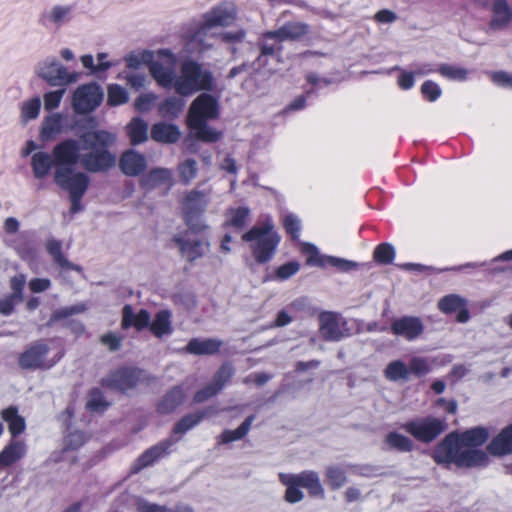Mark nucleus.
<instances>
[{
	"label": "nucleus",
	"mask_w": 512,
	"mask_h": 512,
	"mask_svg": "<svg viewBox=\"0 0 512 512\" xmlns=\"http://www.w3.org/2000/svg\"><path fill=\"white\" fill-rule=\"evenodd\" d=\"M116 141L115 134L96 130L84 133L79 140L66 139L54 146V155L61 168L73 175V166L79 163L90 173H104L116 166L117 157L109 150Z\"/></svg>",
	"instance_id": "f257e3e1"
},
{
	"label": "nucleus",
	"mask_w": 512,
	"mask_h": 512,
	"mask_svg": "<svg viewBox=\"0 0 512 512\" xmlns=\"http://www.w3.org/2000/svg\"><path fill=\"white\" fill-rule=\"evenodd\" d=\"M490 434L485 427H474L464 432H451L434 448L432 457L438 464L454 463L458 467L484 466L488 462L485 451L477 449Z\"/></svg>",
	"instance_id": "f03ea898"
},
{
	"label": "nucleus",
	"mask_w": 512,
	"mask_h": 512,
	"mask_svg": "<svg viewBox=\"0 0 512 512\" xmlns=\"http://www.w3.org/2000/svg\"><path fill=\"white\" fill-rule=\"evenodd\" d=\"M242 240L249 243L254 259L258 263H265L272 258L280 236L275 231L272 220L267 218L261 225H256L244 233Z\"/></svg>",
	"instance_id": "7ed1b4c3"
},
{
	"label": "nucleus",
	"mask_w": 512,
	"mask_h": 512,
	"mask_svg": "<svg viewBox=\"0 0 512 512\" xmlns=\"http://www.w3.org/2000/svg\"><path fill=\"white\" fill-rule=\"evenodd\" d=\"M214 79L212 73L192 60H185L180 74L174 81V89L181 96H188L199 90H212Z\"/></svg>",
	"instance_id": "20e7f679"
},
{
	"label": "nucleus",
	"mask_w": 512,
	"mask_h": 512,
	"mask_svg": "<svg viewBox=\"0 0 512 512\" xmlns=\"http://www.w3.org/2000/svg\"><path fill=\"white\" fill-rule=\"evenodd\" d=\"M237 17V8L235 4L224 2L203 16V22L197 32L192 37L189 45L195 46L198 51H204L212 47V44L204 43L203 38L209 30L214 27L229 26L234 23Z\"/></svg>",
	"instance_id": "39448f33"
},
{
	"label": "nucleus",
	"mask_w": 512,
	"mask_h": 512,
	"mask_svg": "<svg viewBox=\"0 0 512 512\" xmlns=\"http://www.w3.org/2000/svg\"><path fill=\"white\" fill-rule=\"evenodd\" d=\"M54 181L62 189L69 191L71 211L76 213L81 210L80 201L85 194L90 179L84 172H76L73 175L65 168H60L54 173Z\"/></svg>",
	"instance_id": "423d86ee"
},
{
	"label": "nucleus",
	"mask_w": 512,
	"mask_h": 512,
	"mask_svg": "<svg viewBox=\"0 0 512 512\" xmlns=\"http://www.w3.org/2000/svg\"><path fill=\"white\" fill-rule=\"evenodd\" d=\"M50 347L45 341H36L28 346L18 358V364L25 370H47L52 368L62 357L58 353L52 358L48 357Z\"/></svg>",
	"instance_id": "0eeeda50"
},
{
	"label": "nucleus",
	"mask_w": 512,
	"mask_h": 512,
	"mask_svg": "<svg viewBox=\"0 0 512 512\" xmlns=\"http://www.w3.org/2000/svg\"><path fill=\"white\" fill-rule=\"evenodd\" d=\"M211 193L212 189L210 187L200 189V185H198L196 188L186 192L182 199V212L188 225L196 232L204 230L206 226L202 223L192 224V220L195 216L205 211Z\"/></svg>",
	"instance_id": "6e6552de"
},
{
	"label": "nucleus",
	"mask_w": 512,
	"mask_h": 512,
	"mask_svg": "<svg viewBox=\"0 0 512 512\" xmlns=\"http://www.w3.org/2000/svg\"><path fill=\"white\" fill-rule=\"evenodd\" d=\"M402 428L418 441L430 443L447 429V423L444 419L428 416L408 421Z\"/></svg>",
	"instance_id": "1a4fd4ad"
},
{
	"label": "nucleus",
	"mask_w": 512,
	"mask_h": 512,
	"mask_svg": "<svg viewBox=\"0 0 512 512\" xmlns=\"http://www.w3.org/2000/svg\"><path fill=\"white\" fill-rule=\"evenodd\" d=\"M320 337L329 342H337L351 334L347 320L339 313L324 311L318 316Z\"/></svg>",
	"instance_id": "9d476101"
},
{
	"label": "nucleus",
	"mask_w": 512,
	"mask_h": 512,
	"mask_svg": "<svg viewBox=\"0 0 512 512\" xmlns=\"http://www.w3.org/2000/svg\"><path fill=\"white\" fill-rule=\"evenodd\" d=\"M35 71L40 78L47 81L51 86L67 85L78 80L77 73H69L54 57H48L39 62Z\"/></svg>",
	"instance_id": "9b49d317"
},
{
	"label": "nucleus",
	"mask_w": 512,
	"mask_h": 512,
	"mask_svg": "<svg viewBox=\"0 0 512 512\" xmlns=\"http://www.w3.org/2000/svg\"><path fill=\"white\" fill-rule=\"evenodd\" d=\"M102 91L94 83L79 86L72 99V106L76 113L85 114L94 110L102 100Z\"/></svg>",
	"instance_id": "f8f14e48"
},
{
	"label": "nucleus",
	"mask_w": 512,
	"mask_h": 512,
	"mask_svg": "<svg viewBox=\"0 0 512 512\" xmlns=\"http://www.w3.org/2000/svg\"><path fill=\"white\" fill-rule=\"evenodd\" d=\"M310 32V26L305 22L289 21L278 29L267 31L263 37L267 39H275L279 42L297 41L305 37Z\"/></svg>",
	"instance_id": "ddd939ff"
},
{
	"label": "nucleus",
	"mask_w": 512,
	"mask_h": 512,
	"mask_svg": "<svg viewBox=\"0 0 512 512\" xmlns=\"http://www.w3.org/2000/svg\"><path fill=\"white\" fill-rule=\"evenodd\" d=\"M140 379V370L123 368L112 372L103 379V385L108 388L124 392L128 389L134 388Z\"/></svg>",
	"instance_id": "4468645a"
},
{
	"label": "nucleus",
	"mask_w": 512,
	"mask_h": 512,
	"mask_svg": "<svg viewBox=\"0 0 512 512\" xmlns=\"http://www.w3.org/2000/svg\"><path fill=\"white\" fill-rule=\"evenodd\" d=\"M218 116V103L216 99L209 94L199 95L191 104L188 114V120L206 121Z\"/></svg>",
	"instance_id": "2eb2a0df"
},
{
	"label": "nucleus",
	"mask_w": 512,
	"mask_h": 512,
	"mask_svg": "<svg viewBox=\"0 0 512 512\" xmlns=\"http://www.w3.org/2000/svg\"><path fill=\"white\" fill-rule=\"evenodd\" d=\"M424 331V325L420 318L415 316H403L395 319L391 324V332L408 341L419 338Z\"/></svg>",
	"instance_id": "dca6fc26"
},
{
	"label": "nucleus",
	"mask_w": 512,
	"mask_h": 512,
	"mask_svg": "<svg viewBox=\"0 0 512 512\" xmlns=\"http://www.w3.org/2000/svg\"><path fill=\"white\" fill-rule=\"evenodd\" d=\"M303 251L311 254V257L308 260L309 263H314L320 267L331 266L341 272H349L357 269L358 267V263L356 262L334 256L322 255L314 258L318 251L317 248L312 244H305Z\"/></svg>",
	"instance_id": "f3484780"
},
{
	"label": "nucleus",
	"mask_w": 512,
	"mask_h": 512,
	"mask_svg": "<svg viewBox=\"0 0 512 512\" xmlns=\"http://www.w3.org/2000/svg\"><path fill=\"white\" fill-rule=\"evenodd\" d=\"M147 166L146 157L133 149L125 151L119 159V168L126 176H138L146 170Z\"/></svg>",
	"instance_id": "a211bd4d"
},
{
	"label": "nucleus",
	"mask_w": 512,
	"mask_h": 512,
	"mask_svg": "<svg viewBox=\"0 0 512 512\" xmlns=\"http://www.w3.org/2000/svg\"><path fill=\"white\" fill-rule=\"evenodd\" d=\"M175 242L179 247L182 256L192 262L199 257H202L209 250V242L205 239H194L188 236L183 238H176Z\"/></svg>",
	"instance_id": "6ab92c4d"
},
{
	"label": "nucleus",
	"mask_w": 512,
	"mask_h": 512,
	"mask_svg": "<svg viewBox=\"0 0 512 512\" xmlns=\"http://www.w3.org/2000/svg\"><path fill=\"white\" fill-rule=\"evenodd\" d=\"M173 441L166 439L153 447L147 449L140 455L131 467V473H138L140 470L152 465L160 457L167 454L168 449L172 446Z\"/></svg>",
	"instance_id": "aec40b11"
},
{
	"label": "nucleus",
	"mask_w": 512,
	"mask_h": 512,
	"mask_svg": "<svg viewBox=\"0 0 512 512\" xmlns=\"http://www.w3.org/2000/svg\"><path fill=\"white\" fill-rule=\"evenodd\" d=\"M53 166L56 167L55 172L62 167V165L58 164L56 161L54 148L52 149V154L40 151L34 153L31 157V167L33 174L37 179L45 178Z\"/></svg>",
	"instance_id": "412c9836"
},
{
	"label": "nucleus",
	"mask_w": 512,
	"mask_h": 512,
	"mask_svg": "<svg viewBox=\"0 0 512 512\" xmlns=\"http://www.w3.org/2000/svg\"><path fill=\"white\" fill-rule=\"evenodd\" d=\"M173 184V173L168 168L158 167L150 170L140 179V185L146 189H154L159 186L167 185L171 187Z\"/></svg>",
	"instance_id": "4be33fe9"
},
{
	"label": "nucleus",
	"mask_w": 512,
	"mask_h": 512,
	"mask_svg": "<svg viewBox=\"0 0 512 512\" xmlns=\"http://www.w3.org/2000/svg\"><path fill=\"white\" fill-rule=\"evenodd\" d=\"M150 323V314L147 310L141 309L138 313H135L130 305H125L122 309V321L121 326L127 329L131 326L137 330H142L148 327Z\"/></svg>",
	"instance_id": "5701e85b"
},
{
	"label": "nucleus",
	"mask_w": 512,
	"mask_h": 512,
	"mask_svg": "<svg viewBox=\"0 0 512 512\" xmlns=\"http://www.w3.org/2000/svg\"><path fill=\"white\" fill-rule=\"evenodd\" d=\"M493 456H503L512 453V424L503 429L487 446Z\"/></svg>",
	"instance_id": "b1692460"
},
{
	"label": "nucleus",
	"mask_w": 512,
	"mask_h": 512,
	"mask_svg": "<svg viewBox=\"0 0 512 512\" xmlns=\"http://www.w3.org/2000/svg\"><path fill=\"white\" fill-rule=\"evenodd\" d=\"M222 346V341L213 338L191 339L186 347L185 351L193 355H213L217 353Z\"/></svg>",
	"instance_id": "393cba45"
},
{
	"label": "nucleus",
	"mask_w": 512,
	"mask_h": 512,
	"mask_svg": "<svg viewBox=\"0 0 512 512\" xmlns=\"http://www.w3.org/2000/svg\"><path fill=\"white\" fill-rule=\"evenodd\" d=\"M294 478L300 487L309 491L310 495L323 498L324 489L316 472L303 471L299 474H294Z\"/></svg>",
	"instance_id": "a878e982"
},
{
	"label": "nucleus",
	"mask_w": 512,
	"mask_h": 512,
	"mask_svg": "<svg viewBox=\"0 0 512 512\" xmlns=\"http://www.w3.org/2000/svg\"><path fill=\"white\" fill-rule=\"evenodd\" d=\"M492 12L493 17L489 25L491 30H501L509 24L511 10L506 0H494Z\"/></svg>",
	"instance_id": "bb28decb"
},
{
	"label": "nucleus",
	"mask_w": 512,
	"mask_h": 512,
	"mask_svg": "<svg viewBox=\"0 0 512 512\" xmlns=\"http://www.w3.org/2000/svg\"><path fill=\"white\" fill-rule=\"evenodd\" d=\"M184 400V392L182 387L175 386L170 389L159 401L157 410L160 414H169L176 410Z\"/></svg>",
	"instance_id": "cd10ccee"
},
{
	"label": "nucleus",
	"mask_w": 512,
	"mask_h": 512,
	"mask_svg": "<svg viewBox=\"0 0 512 512\" xmlns=\"http://www.w3.org/2000/svg\"><path fill=\"white\" fill-rule=\"evenodd\" d=\"M177 126L167 123H157L151 129V137L157 142L175 143L180 138Z\"/></svg>",
	"instance_id": "c85d7f7f"
},
{
	"label": "nucleus",
	"mask_w": 512,
	"mask_h": 512,
	"mask_svg": "<svg viewBox=\"0 0 512 512\" xmlns=\"http://www.w3.org/2000/svg\"><path fill=\"white\" fill-rule=\"evenodd\" d=\"M63 116L59 113L51 114L42 123L40 137L44 141H50L63 130Z\"/></svg>",
	"instance_id": "c756f323"
},
{
	"label": "nucleus",
	"mask_w": 512,
	"mask_h": 512,
	"mask_svg": "<svg viewBox=\"0 0 512 512\" xmlns=\"http://www.w3.org/2000/svg\"><path fill=\"white\" fill-rule=\"evenodd\" d=\"M26 453V445L22 441H12L0 453V468L7 467L20 460Z\"/></svg>",
	"instance_id": "7c9ffc66"
},
{
	"label": "nucleus",
	"mask_w": 512,
	"mask_h": 512,
	"mask_svg": "<svg viewBox=\"0 0 512 512\" xmlns=\"http://www.w3.org/2000/svg\"><path fill=\"white\" fill-rule=\"evenodd\" d=\"M148 326L155 337L161 338L164 335L171 334V312L169 310L158 311Z\"/></svg>",
	"instance_id": "2f4dec72"
},
{
	"label": "nucleus",
	"mask_w": 512,
	"mask_h": 512,
	"mask_svg": "<svg viewBox=\"0 0 512 512\" xmlns=\"http://www.w3.org/2000/svg\"><path fill=\"white\" fill-rule=\"evenodd\" d=\"M279 480L286 486V492L284 495L285 501L294 504L303 500L304 494L299 489L300 486L294 478V474L280 473Z\"/></svg>",
	"instance_id": "473e14b6"
},
{
	"label": "nucleus",
	"mask_w": 512,
	"mask_h": 512,
	"mask_svg": "<svg viewBox=\"0 0 512 512\" xmlns=\"http://www.w3.org/2000/svg\"><path fill=\"white\" fill-rule=\"evenodd\" d=\"M214 413L212 407H208L201 412L195 414H188L184 416L174 427V433L183 434L196 426L203 418L208 417Z\"/></svg>",
	"instance_id": "72a5a7b5"
},
{
	"label": "nucleus",
	"mask_w": 512,
	"mask_h": 512,
	"mask_svg": "<svg viewBox=\"0 0 512 512\" xmlns=\"http://www.w3.org/2000/svg\"><path fill=\"white\" fill-rule=\"evenodd\" d=\"M136 509L138 512H194V509L186 504H178L174 508H168L143 499L137 500Z\"/></svg>",
	"instance_id": "f704fd0d"
},
{
	"label": "nucleus",
	"mask_w": 512,
	"mask_h": 512,
	"mask_svg": "<svg viewBox=\"0 0 512 512\" xmlns=\"http://www.w3.org/2000/svg\"><path fill=\"white\" fill-rule=\"evenodd\" d=\"M150 72L159 85L163 87H174V71L172 67H165L162 63L155 61L150 66Z\"/></svg>",
	"instance_id": "c9c22d12"
},
{
	"label": "nucleus",
	"mask_w": 512,
	"mask_h": 512,
	"mask_svg": "<svg viewBox=\"0 0 512 512\" xmlns=\"http://www.w3.org/2000/svg\"><path fill=\"white\" fill-rule=\"evenodd\" d=\"M127 133L133 145H138L148 139V125L139 118H134L127 126Z\"/></svg>",
	"instance_id": "e433bc0d"
},
{
	"label": "nucleus",
	"mask_w": 512,
	"mask_h": 512,
	"mask_svg": "<svg viewBox=\"0 0 512 512\" xmlns=\"http://www.w3.org/2000/svg\"><path fill=\"white\" fill-rule=\"evenodd\" d=\"M72 10L70 5H55L44 14V18L56 26H61L70 21Z\"/></svg>",
	"instance_id": "4c0bfd02"
},
{
	"label": "nucleus",
	"mask_w": 512,
	"mask_h": 512,
	"mask_svg": "<svg viewBox=\"0 0 512 512\" xmlns=\"http://www.w3.org/2000/svg\"><path fill=\"white\" fill-rule=\"evenodd\" d=\"M189 126L195 131L197 139L205 142H215L220 139L221 133L207 126L204 121L188 120Z\"/></svg>",
	"instance_id": "58836bf2"
},
{
	"label": "nucleus",
	"mask_w": 512,
	"mask_h": 512,
	"mask_svg": "<svg viewBox=\"0 0 512 512\" xmlns=\"http://www.w3.org/2000/svg\"><path fill=\"white\" fill-rule=\"evenodd\" d=\"M2 418L8 423L9 431L13 436L22 433L25 429V420L18 414L15 407L11 406L4 409L1 413Z\"/></svg>",
	"instance_id": "ea45409f"
},
{
	"label": "nucleus",
	"mask_w": 512,
	"mask_h": 512,
	"mask_svg": "<svg viewBox=\"0 0 512 512\" xmlns=\"http://www.w3.org/2000/svg\"><path fill=\"white\" fill-rule=\"evenodd\" d=\"M254 416L250 415L237 429L225 430L219 436V443L227 444L242 439L249 432Z\"/></svg>",
	"instance_id": "a19ab883"
},
{
	"label": "nucleus",
	"mask_w": 512,
	"mask_h": 512,
	"mask_svg": "<svg viewBox=\"0 0 512 512\" xmlns=\"http://www.w3.org/2000/svg\"><path fill=\"white\" fill-rule=\"evenodd\" d=\"M185 102L179 97H169L159 105V113L166 118H176L182 111Z\"/></svg>",
	"instance_id": "79ce46f5"
},
{
	"label": "nucleus",
	"mask_w": 512,
	"mask_h": 512,
	"mask_svg": "<svg viewBox=\"0 0 512 512\" xmlns=\"http://www.w3.org/2000/svg\"><path fill=\"white\" fill-rule=\"evenodd\" d=\"M250 210L246 207L231 208L226 214V225L236 229H242L248 218Z\"/></svg>",
	"instance_id": "37998d69"
},
{
	"label": "nucleus",
	"mask_w": 512,
	"mask_h": 512,
	"mask_svg": "<svg viewBox=\"0 0 512 512\" xmlns=\"http://www.w3.org/2000/svg\"><path fill=\"white\" fill-rule=\"evenodd\" d=\"M384 375L390 381L408 380L409 369L404 362L395 360L387 365Z\"/></svg>",
	"instance_id": "c03bdc74"
},
{
	"label": "nucleus",
	"mask_w": 512,
	"mask_h": 512,
	"mask_svg": "<svg viewBox=\"0 0 512 512\" xmlns=\"http://www.w3.org/2000/svg\"><path fill=\"white\" fill-rule=\"evenodd\" d=\"M180 182L188 185L197 176V162L194 159H186L177 167Z\"/></svg>",
	"instance_id": "a18cd8bd"
},
{
	"label": "nucleus",
	"mask_w": 512,
	"mask_h": 512,
	"mask_svg": "<svg viewBox=\"0 0 512 512\" xmlns=\"http://www.w3.org/2000/svg\"><path fill=\"white\" fill-rule=\"evenodd\" d=\"M385 442L393 449L400 452H409L413 449V442L407 436L397 432H390L386 435Z\"/></svg>",
	"instance_id": "49530a36"
},
{
	"label": "nucleus",
	"mask_w": 512,
	"mask_h": 512,
	"mask_svg": "<svg viewBox=\"0 0 512 512\" xmlns=\"http://www.w3.org/2000/svg\"><path fill=\"white\" fill-rule=\"evenodd\" d=\"M47 249H48L50 255L53 257L54 262L57 263L59 266L66 268V269L80 270V268L78 266L73 265L62 254L61 243L59 241H56V240L49 241L47 243Z\"/></svg>",
	"instance_id": "de8ad7c7"
},
{
	"label": "nucleus",
	"mask_w": 512,
	"mask_h": 512,
	"mask_svg": "<svg viewBox=\"0 0 512 512\" xmlns=\"http://www.w3.org/2000/svg\"><path fill=\"white\" fill-rule=\"evenodd\" d=\"M438 71L443 77L454 81H464L469 74L466 68L450 64H441Z\"/></svg>",
	"instance_id": "09e8293b"
},
{
	"label": "nucleus",
	"mask_w": 512,
	"mask_h": 512,
	"mask_svg": "<svg viewBox=\"0 0 512 512\" xmlns=\"http://www.w3.org/2000/svg\"><path fill=\"white\" fill-rule=\"evenodd\" d=\"M127 91L118 84H111L107 89V102L111 106L124 104L128 101Z\"/></svg>",
	"instance_id": "8fccbe9b"
},
{
	"label": "nucleus",
	"mask_w": 512,
	"mask_h": 512,
	"mask_svg": "<svg viewBox=\"0 0 512 512\" xmlns=\"http://www.w3.org/2000/svg\"><path fill=\"white\" fill-rule=\"evenodd\" d=\"M464 306L465 300L455 294L445 296L438 302V308L443 313H452L459 310L460 308H463Z\"/></svg>",
	"instance_id": "3c124183"
},
{
	"label": "nucleus",
	"mask_w": 512,
	"mask_h": 512,
	"mask_svg": "<svg viewBox=\"0 0 512 512\" xmlns=\"http://www.w3.org/2000/svg\"><path fill=\"white\" fill-rule=\"evenodd\" d=\"M41 107V100L39 97H34L25 101L21 107V118L24 122L36 119L39 115Z\"/></svg>",
	"instance_id": "603ef678"
},
{
	"label": "nucleus",
	"mask_w": 512,
	"mask_h": 512,
	"mask_svg": "<svg viewBox=\"0 0 512 512\" xmlns=\"http://www.w3.org/2000/svg\"><path fill=\"white\" fill-rule=\"evenodd\" d=\"M373 257L381 264H390L395 257V249L389 243H382L375 248Z\"/></svg>",
	"instance_id": "864d4df0"
},
{
	"label": "nucleus",
	"mask_w": 512,
	"mask_h": 512,
	"mask_svg": "<svg viewBox=\"0 0 512 512\" xmlns=\"http://www.w3.org/2000/svg\"><path fill=\"white\" fill-rule=\"evenodd\" d=\"M326 477L332 489L342 487L347 480L345 472L341 468L335 466L327 468Z\"/></svg>",
	"instance_id": "5fc2aeb1"
},
{
	"label": "nucleus",
	"mask_w": 512,
	"mask_h": 512,
	"mask_svg": "<svg viewBox=\"0 0 512 512\" xmlns=\"http://www.w3.org/2000/svg\"><path fill=\"white\" fill-rule=\"evenodd\" d=\"M234 369L230 364L222 365L219 370L215 373L212 383L219 387L220 391L233 376Z\"/></svg>",
	"instance_id": "6e6d98bb"
},
{
	"label": "nucleus",
	"mask_w": 512,
	"mask_h": 512,
	"mask_svg": "<svg viewBox=\"0 0 512 512\" xmlns=\"http://www.w3.org/2000/svg\"><path fill=\"white\" fill-rule=\"evenodd\" d=\"M65 93V89L50 91L44 94V108L48 111L56 109Z\"/></svg>",
	"instance_id": "4d7b16f0"
},
{
	"label": "nucleus",
	"mask_w": 512,
	"mask_h": 512,
	"mask_svg": "<svg viewBox=\"0 0 512 512\" xmlns=\"http://www.w3.org/2000/svg\"><path fill=\"white\" fill-rule=\"evenodd\" d=\"M157 100V96L153 93L142 94L136 98L134 106L140 112L149 111Z\"/></svg>",
	"instance_id": "13d9d810"
},
{
	"label": "nucleus",
	"mask_w": 512,
	"mask_h": 512,
	"mask_svg": "<svg viewBox=\"0 0 512 512\" xmlns=\"http://www.w3.org/2000/svg\"><path fill=\"white\" fill-rule=\"evenodd\" d=\"M26 284V277L23 274L16 275L10 279V287L14 298L18 301L23 300V288Z\"/></svg>",
	"instance_id": "bf43d9fd"
},
{
	"label": "nucleus",
	"mask_w": 512,
	"mask_h": 512,
	"mask_svg": "<svg viewBox=\"0 0 512 512\" xmlns=\"http://www.w3.org/2000/svg\"><path fill=\"white\" fill-rule=\"evenodd\" d=\"M283 225L287 233L291 234L293 239H297L300 231V220L293 214L285 215Z\"/></svg>",
	"instance_id": "052dcab7"
},
{
	"label": "nucleus",
	"mask_w": 512,
	"mask_h": 512,
	"mask_svg": "<svg viewBox=\"0 0 512 512\" xmlns=\"http://www.w3.org/2000/svg\"><path fill=\"white\" fill-rule=\"evenodd\" d=\"M408 369L409 374L413 373L415 375L421 376L429 371V365L426 359L414 357L410 360Z\"/></svg>",
	"instance_id": "680f3d73"
},
{
	"label": "nucleus",
	"mask_w": 512,
	"mask_h": 512,
	"mask_svg": "<svg viewBox=\"0 0 512 512\" xmlns=\"http://www.w3.org/2000/svg\"><path fill=\"white\" fill-rule=\"evenodd\" d=\"M421 92L429 101H435L441 95V89L433 81H425L421 86Z\"/></svg>",
	"instance_id": "e2e57ef3"
},
{
	"label": "nucleus",
	"mask_w": 512,
	"mask_h": 512,
	"mask_svg": "<svg viewBox=\"0 0 512 512\" xmlns=\"http://www.w3.org/2000/svg\"><path fill=\"white\" fill-rule=\"evenodd\" d=\"M218 392H220L219 387H217L215 384L211 382L210 384L206 385L204 388H202L195 394L194 402H205L206 400L216 395Z\"/></svg>",
	"instance_id": "0e129e2a"
},
{
	"label": "nucleus",
	"mask_w": 512,
	"mask_h": 512,
	"mask_svg": "<svg viewBox=\"0 0 512 512\" xmlns=\"http://www.w3.org/2000/svg\"><path fill=\"white\" fill-rule=\"evenodd\" d=\"M300 268V265L298 262H288L286 264L281 265L277 271L276 275L277 278L280 280H286L292 275L296 274Z\"/></svg>",
	"instance_id": "69168bd1"
},
{
	"label": "nucleus",
	"mask_w": 512,
	"mask_h": 512,
	"mask_svg": "<svg viewBox=\"0 0 512 512\" xmlns=\"http://www.w3.org/2000/svg\"><path fill=\"white\" fill-rule=\"evenodd\" d=\"M106 407V403L99 390H92L87 401V408L92 411H100Z\"/></svg>",
	"instance_id": "338daca9"
},
{
	"label": "nucleus",
	"mask_w": 512,
	"mask_h": 512,
	"mask_svg": "<svg viewBox=\"0 0 512 512\" xmlns=\"http://www.w3.org/2000/svg\"><path fill=\"white\" fill-rule=\"evenodd\" d=\"M100 342L108 347L110 351H117L121 347L122 338L113 332H109L100 337Z\"/></svg>",
	"instance_id": "774afa93"
}]
</instances>
